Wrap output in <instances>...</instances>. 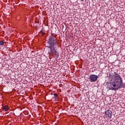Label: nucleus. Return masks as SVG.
<instances>
[{"label": "nucleus", "instance_id": "obj_1", "mask_svg": "<svg viewBox=\"0 0 125 125\" xmlns=\"http://www.w3.org/2000/svg\"><path fill=\"white\" fill-rule=\"evenodd\" d=\"M125 84L123 82V78L121 75L114 72V74L111 77L110 82L109 89L111 90H118L120 88H125Z\"/></svg>", "mask_w": 125, "mask_h": 125}, {"label": "nucleus", "instance_id": "obj_2", "mask_svg": "<svg viewBox=\"0 0 125 125\" xmlns=\"http://www.w3.org/2000/svg\"><path fill=\"white\" fill-rule=\"evenodd\" d=\"M47 43L49 45L47 46V47L50 49L49 53H52L53 56L57 57L59 55V53L57 52V48L59 47L58 46L59 43H58L56 37L51 35L48 40Z\"/></svg>", "mask_w": 125, "mask_h": 125}, {"label": "nucleus", "instance_id": "obj_3", "mask_svg": "<svg viewBox=\"0 0 125 125\" xmlns=\"http://www.w3.org/2000/svg\"><path fill=\"white\" fill-rule=\"evenodd\" d=\"M97 79H98V76L97 75H95L94 74L90 75L89 80L91 82L94 83V82H96V81H97Z\"/></svg>", "mask_w": 125, "mask_h": 125}, {"label": "nucleus", "instance_id": "obj_4", "mask_svg": "<svg viewBox=\"0 0 125 125\" xmlns=\"http://www.w3.org/2000/svg\"><path fill=\"white\" fill-rule=\"evenodd\" d=\"M105 115L106 117H107L108 118H112L113 112H112L111 110H108L105 112Z\"/></svg>", "mask_w": 125, "mask_h": 125}, {"label": "nucleus", "instance_id": "obj_5", "mask_svg": "<svg viewBox=\"0 0 125 125\" xmlns=\"http://www.w3.org/2000/svg\"><path fill=\"white\" fill-rule=\"evenodd\" d=\"M3 111H8V105H5L2 107Z\"/></svg>", "mask_w": 125, "mask_h": 125}, {"label": "nucleus", "instance_id": "obj_6", "mask_svg": "<svg viewBox=\"0 0 125 125\" xmlns=\"http://www.w3.org/2000/svg\"><path fill=\"white\" fill-rule=\"evenodd\" d=\"M0 45H4V42H3V41H0Z\"/></svg>", "mask_w": 125, "mask_h": 125}, {"label": "nucleus", "instance_id": "obj_7", "mask_svg": "<svg viewBox=\"0 0 125 125\" xmlns=\"http://www.w3.org/2000/svg\"><path fill=\"white\" fill-rule=\"evenodd\" d=\"M54 96L55 97L57 98L58 97V94H54Z\"/></svg>", "mask_w": 125, "mask_h": 125}, {"label": "nucleus", "instance_id": "obj_8", "mask_svg": "<svg viewBox=\"0 0 125 125\" xmlns=\"http://www.w3.org/2000/svg\"><path fill=\"white\" fill-rule=\"evenodd\" d=\"M55 100H58V98H57H57H55Z\"/></svg>", "mask_w": 125, "mask_h": 125}, {"label": "nucleus", "instance_id": "obj_9", "mask_svg": "<svg viewBox=\"0 0 125 125\" xmlns=\"http://www.w3.org/2000/svg\"><path fill=\"white\" fill-rule=\"evenodd\" d=\"M82 0L83 1V0Z\"/></svg>", "mask_w": 125, "mask_h": 125}]
</instances>
